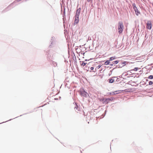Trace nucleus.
<instances>
[{
  "mask_svg": "<svg viewBox=\"0 0 153 153\" xmlns=\"http://www.w3.org/2000/svg\"><path fill=\"white\" fill-rule=\"evenodd\" d=\"M124 26L123 23L121 22H118V30L119 34L121 33L123 31Z\"/></svg>",
  "mask_w": 153,
  "mask_h": 153,
  "instance_id": "nucleus-1",
  "label": "nucleus"
},
{
  "mask_svg": "<svg viewBox=\"0 0 153 153\" xmlns=\"http://www.w3.org/2000/svg\"><path fill=\"white\" fill-rule=\"evenodd\" d=\"M132 6L133 7L134 10L135 12L136 15L137 16L139 15L140 13L136 7L135 4V3L133 4Z\"/></svg>",
  "mask_w": 153,
  "mask_h": 153,
  "instance_id": "nucleus-2",
  "label": "nucleus"
},
{
  "mask_svg": "<svg viewBox=\"0 0 153 153\" xmlns=\"http://www.w3.org/2000/svg\"><path fill=\"white\" fill-rule=\"evenodd\" d=\"M80 94L82 96L84 97H86L88 95V94L83 89H80Z\"/></svg>",
  "mask_w": 153,
  "mask_h": 153,
  "instance_id": "nucleus-3",
  "label": "nucleus"
},
{
  "mask_svg": "<svg viewBox=\"0 0 153 153\" xmlns=\"http://www.w3.org/2000/svg\"><path fill=\"white\" fill-rule=\"evenodd\" d=\"M152 23L150 21H149L147 22L146 24V28L147 29L151 30L152 28Z\"/></svg>",
  "mask_w": 153,
  "mask_h": 153,
  "instance_id": "nucleus-4",
  "label": "nucleus"
},
{
  "mask_svg": "<svg viewBox=\"0 0 153 153\" xmlns=\"http://www.w3.org/2000/svg\"><path fill=\"white\" fill-rule=\"evenodd\" d=\"M79 17V16H77L75 15V21H74V24L75 23V24H76L78 23Z\"/></svg>",
  "mask_w": 153,
  "mask_h": 153,
  "instance_id": "nucleus-5",
  "label": "nucleus"
},
{
  "mask_svg": "<svg viewBox=\"0 0 153 153\" xmlns=\"http://www.w3.org/2000/svg\"><path fill=\"white\" fill-rule=\"evenodd\" d=\"M81 11V9L80 8H79L77 9L76 11V16H79V15Z\"/></svg>",
  "mask_w": 153,
  "mask_h": 153,
  "instance_id": "nucleus-6",
  "label": "nucleus"
},
{
  "mask_svg": "<svg viewBox=\"0 0 153 153\" xmlns=\"http://www.w3.org/2000/svg\"><path fill=\"white\" fill-rule=\"evenodd\" d=\"M114 80L113 79L111 78L109 79V82L110 83H112L113 82H114Z\"/></svg>",
  "mask_w": 153,
  "mask_h": 153,
  "instance_id": "nucleus-7",
  "label": "nucleus"
},
{
  "mask_svg": "<svg viewBox=\"0 0 153 153\" xmlns=\"http://www.w3.org/2000/svg\"><path fill=\"white\" fill-rule=\"evenodd\" d=\"M110 61L109 60H107L106 61H105L104 63V64L105 65H107L108 64H109L110 63Z\"/></svg>",
  "mask_w": 153,
  "mask_h": 153,
  "instance_id": "nucleus-8",
  "label": "nucleus"
},
{
  "mask_svg": "<svg viewBox=\"0 0 153 153\" xmlns=\"http://www.w3.org/2000/svg\"><path fill=\"white\" fill-rule=\"evenodd\" d=\"M115 59V57H110V58H109V61H112L113 60Z\"/></svg>",
  "mask_w": 153,
  "mask_h": 153,
  "instance_id": "nucleus-9",
  "label": "nucleus"
},
{
  "mask_svg": "<svg viewBox=\"0 0 153 153\" xmlns=\"http://www.w3.org/2000/svg\"><path fill=\"white\" fill-rule=\"evenodd\" d=\"M139 69V68H135L132 70L136 71H137Z\"/></svg>",
  "mask_w": 153,
  "mask_h": 153,
  "instance_id": "nucleus-10",
  "label": "nucleus"
},
{
  "mask_svg": "<svg viewBox=\"0 0 153 153\" xmlns=\"http://www.w3.org/2000/svg\"><path fill=\"white\" fill-rule=\"evenodd\" d=\"M148 78L152 79H153V75H150L148 77Z\"/></svg>",
  "mask_w": 153,
  "mask_h": 153,
  "instance_id": "nucleus-11",
  "label": "nucleus"
},
{
  "mask_svg": "<svg viewBox=\"0 0 153 153\" xmlns=\"http://www.w3.org/2000/svg\"><path fill=\"white\" fill-rule=\"evenodd\" d=\"M113 64H117L118 63V61H116L113 62Z\"/></svg>",
  "mask_w": 153,
  "mask_h": 153,
  "instance_id": "nucleus-12",
  "label": "nucleus"
},
{
  "mask_svg": "<svg viewBox=\"0 0 153 153\" xmlns=\"http://www.w3.org/2000/svg\"><path fill=\"white\" fill-rule=\"evenodd\" d=\"M86 65V63H84V62H82V64H81V65H82V66H85Z\"/></svg>",
  "mask_w": 153,
  "mask_h": 153,
  "instance_id": "nucleus-13",
  "label": "nucleus"
},
{
  "mask_svg": "<svg viewBox=\"0 0 153 153\" xmlns=\"http://www.w3.org/2000/svg\"><path fill=\"white\" fill-rule=\"evenodd\" d=\"M153 84V82L151 81H150L149 82V85H152V84Z\"/></svg>",
  "mask_w": 153,
  "mask_h": 153,
  "instance_id": "nucleus-14",
  "label": "nucleus"
},
{
  "mask_svg": "<svg viewBox=\"0 0 153 153\" xmlns=\"http://www.w3.org/2000/svg\"><path fill=\"white\" fill-rule=\"evenodd\" d=\"M111 100V99L109 98H108V99H106V101H107V102H108L109 101H110Z\"/></svg>",
  "mask_w": 153,
  "mask_h": 153,
  "instance_id": "nucleus-15",
  "label": "nucleus"
},
{
  "mask_svg": "<svg viewBox=\"0 0 153 153\" xmlns=\"http://www.w3.org/2000/svg\"><path fill=\"white\" fill-rule=\"evenodd\" d=\"M78 106H77L76 105V107H75V111L76 110H76H77V109H78Z\"/></svg>",
  "mask_w": 153,
  "mask_h": 153,
  "instance_id": "nucleus-16",
  "label": "nucleus"
},
{
  "mask_svg": "<svg viewBox=\"0 0 153 153\" xmlns=\"http://www.w3.org/2000/svg\"><path fill=\"white\" fill-rule=\"evenodd\" d=\"M94 68L93 67H91L90 68V69L91 70H93L94 69Z\"/></svg>",
  "mask_w": 153,
  "mask_h": 153,
  "instance_id": "nucleus-17",
  "label": "nucleus"
},
{
  "mask_svg": "<svg viewBox=\"0 0 153 153\" xmlns=\"http://www.w3.org/2000/svg\"><path fill=\"white\" fill-rule=\"evenodd\" d=\"M92 0H87V1L89 2L91 1Z\"/></svg>",
  "mask_w": 153,
  "mask_h": 153,
  "instance_id": "nucleus-18",
  "label": "nucleus"
},
{
  "mask_svg": "<svg viewBox=\"0 0 153 153\" xmlns=\"http://www.w3.org/2000/svg\"><path fill=\"white\" fill-rule=\"evenodd\" d=\"M101 66L100 65H98V68H100Z\"/></svg>",
  "mask_w": 153,
  "mask_h": 153,
  "instance_id": "nucleus-19",
  "label": "nucleus"
},
{
  "mask_svg": "<svg viewBox=\"0 0 153 153\" xmlns=\"http://www.w3.org/2000/svg\"><path fill=\"white\" fill-rule=\"evenodd\" d=\"M113 65V64H111L110 65Z\"/></svg>",
  "mask_w": 153,
  "mask_h": 153,
  "instance_id": "nucleus-20",
  "label": "nucleus"
},
{
  "mask_svg": "<svg viewBox=\"0 0 153 153\" xmlns=\"http://www.w3.org/2000/svg\"><path fill=\"white\" fill-rule=\"evenodd\" d=\"M124 91V90H122V91Z\"/></svg>",
  "mask_w": 153,
  "mask_h": 153,
  "instance_id": "nucleus-21",
  "label": "nucleus"
},
{
  "mask_svg": "<svg viewBox=\"0 0 153 153\" xmlns=\"http://www.w3.org/2000/svg\"><path fill=\"white\" fill-rule=\"evenodd\" d=\"M152 5H153V4H152Z\"/></svg>",
  "mask_w": 153,
  "mask_h": 153,
  "instance_id": "nucleus-22",
  "label": "nucleus"
}]
</instances>
